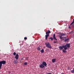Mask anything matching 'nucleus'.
<instances>
[{
    "label": "nucleus",
    "mask_w": 74,
    "mask_h": 74,
    "mask_svg": "<svg viewBox=\"0 0 74 74\" xmlns=\"http://www.w3.org/2000/svg\"><path fill=\"white\" fill-rule=\"evenodd\" d=\"M45 45L46 47L48 48H50V49H51L52 48V47L51 46V45L49 44V43H45Z\"/></svg>",
    "instance_id": "1"
},
{
    "label": "nucleus",
    "mask_w": 74,
    "mask_h": 74,
    "mask_svg": "<svg viewBox=\"0 0 74 74\" xmlns=\"http://www.w3.org/2000/svg\"><path fill=\"white\" fill-rule=\"evenodd\" d=\"M63 48H64L65 50L67 49V47H65L64 45L62 46H59V49H60V51L62 50V49H63Z\"/></svg>",
    "instance_id": "2"
},
{
    "label": "nucleus",
    "mask_w": 74,
    "mask_h": 74,
    "mask_svg": "<svg viewBox=\"0 0 74 74\" xmlns=\"http://www.w3.org/2000/svg\"><path fill=\"white\" fill-rule=\"evenodd\" d=\"M65 48H70V44H66L65 45H64Z\"/></svg>",
    "instance_id": "3"
},
{
    "label": "nucleus",
    "mask_w": 74,
    "mask_h": 74,
    "mask_svg": "<svg viewBox=\"0 0 74 74\" xmlns=\"http://www.w3.org/2000/svg\"><path fill=\"white\" fill-rule=\"evenodd\" d=\"M0 63L2 64H5V63H6V62L4 60L2 61H0Z\"/></svg>",
    "instance_id": "4"
},
{
    "label": "nucleus",
    "mask_w": 74,
    "mask_h": 74,
    "mask_svg": "<svg viewBox=\"0 0 74 74\" xmlns=\"http://www.w3.org/2000/svg\"><path fill=\"white\" fill-rule=\"evenodd\" d=\"M42 64H43V65H44L45 66H47V63L46 62L43 61L42 62Z\"/></svg>",
    "instance_id": "5"
},
{
    "label": "nucleus",
    "mask_w": 74,
    "mask_h": 74,
    "mask_svg": "<svg viewBox=\"0 0 74 74\" xmlns=\"http://www.w3.org/2000/svg\"><path fill=\"white\" fill-rule=\"evenodd\" d=\"M15 58L16 59V60H18V58H19V55H18V54H17L16 55Z\"/></svg>",
    "instance_id": "6"
},
{
    "label": "nucleus",
    "mask_w": 74,
    "mask_h": 74,
    "mask_svg": "<svg viewBox=\"0 0 74 74\" xmlns=\"http://www.w3.org/2000/svg\"><path fill=\"white\" fill-rule=\"evenodd\" d=\"M39 67H40V68L42 69V68L45 67V66L43 64H41L39 65Z\"/></svg>",
    "instance_id": "7"
},
{
    "label": "nucleus",
    "mask_w": 74,
    "mask_h": 74,
    "mask_svg": "<svg viewBox=\"0 0 74 74\" xmlns=\"http://www.w3.org/2000/svg\"><path fill=\"white\" fill-rule=\"evenodd\" d=\"M46 34H49V33H51V31L49 30L47 31V32H46Z\"/></svg>",
    "instance_id": "8"
},
{
    "label": "nucleus",
    "mask_w": 74,
    "mask_h": 74,
    "mask_svg": "<svg viewBox=\"0 0 74 74\" xmlns=\"http://www.w3.org/2000/svg\"><path fill=\"white\" fill-rule=\"evenodd\" d=\"M53 39H54V40H57V39H56V38L55 37V34H54L53 35Z\"/></svg>",
    "instance_id": "9"
},
{
    "label": "nucleus",
    "mask_w": 74,
    "mask_h": 74,
    "mask_svg": "<svg viewBox=\"0 0 74 74\" xmlns=\"http://www.w3.org/2000/svg\"><path fill=\"white\" fill-rule=\"evenodd\" d=\"M49 36V34H46V35H45V38L46 40H47V38H48V37Z\"/></svg>",
    "instance_id": "10"
},
{
    "label": "nucleus",
    "mask_w": 74,
    "mask_h": 74,
    "mask_svg": "<svg viewBox=\"0 0 74 74\" xmlns=\"http://www.w3.org/2000/svg\"><path fill=\"white\" fill-rule=\"evenodd\" d=\"M70 39L69 38H66L65 40V42H69V40Z\"/></svg>",
    "instance_id": "11"
},
{
    "label": "nucleus",
    "mask_w": 74,
    "mask_h": 74,
    "mask_svg": "<svg viewBox=\"0 0 74 74\" xmlns=\"http://www.w3.org/2000/svg\"><path fill=\"white\" fill-rule=\"evenodd\" d=\"M13 62L14 64H18V62H16V60H14L13 61Z\"/></svg>",
    "instance_id": "12"
},
{
    "label": "nucleus",
    "mask_w": 74,
    "mask_h": 74,
    "mask_svg": "<svg viewBox=\"0 0 74 74\" xmlns=\"http://www.w3.org/2000/svg\"><path fill=\"white\" fill-rule=\"evenodd\" d=\"M60 36L62 37L63 36H66V34H64L63 33H62V34L60 35Z\"/></svg>",
    "instance_id": "13"
},
{
    "label": "nucleus",
    "mask_w": 74,
    "mask_h": 74,
    "mask_svg": "<svg viewBox=\"0 0 74 74\" xmlns=\"http://www.w3.org/2000/svg\"><path fill=\"white\" fill-rule=\"evenodd\" d=\"M56 61V59H52V62L53 63L55 62Z\"/></svg>",
    "instance_id": "14"
},
{
    "label": "nucleus",
    "mask_w": 74,
    "mask_h": 74,
    "mask_svg": "<svg viewBox=\"0 0 74 74\" xmlns=\"http://www.w3.org/2000/svg\"><path fill=\"white\" fill-rule=\"evenodd\" d=\"M66 37H63L62 38V40L63 41H65V40H66Z\"/></svg>",
    "instance_id": "15"
},
{
    "label": "nucleus",
    "mask_w": 74,
    "mask_h": 74,
    "mask_svg": "<svg viewBox=\"0 0 74 74\" xmlns=\"http://www.w3.org/2000/svg\"><path fill=\"white\" fill-rule=\"evenodd\" d=\"M73 70H71V73H74V68H73Z\"/></svg>",
    "instance_id": "16"
},
{
    "label": "nucleus",
    "mask_w": 74,
    "mask_h": 74,
    "mask_svg": "<svg viewBox=\"0 0 74 74\" xmlns=\"http://www.w3.org/2000/svg\"><path fill=\"white\" fill-rule=\"evenodd\" d=\"M41 53H43L44 52V49H42L41 51Z\"/></svg>",
    "instance_id": "17"
},
{
    "label": "nucleus",
    "mask_w": 74,
    "mask_h": 74,
    "mask_svg": "<svg viewBox=\"0 0 74 74\" xmlns=\"http://www.w3.org/2000/svg\"><path fill=\"white\" fill-rule=\"evenodd\" d=\"M24 65H25V66H26L27 64V63L26 62H25L24 63Z\"/></svg>",
    "instance_id": "18"
},
{
    "label": "nucleus",
    "mask_w": 74,
    "mask_h": 74,
    "mask_svg": "<svg viewBox=\"0 0 74 74\" xmlns=\"http://www.w3.org/2000/svg\"><path fill=\"white\" fill-rule=\"evenodd\" d=\"M25 60H27L28 59H29V57H25Z\"/></svg>",
    "instance_id": "19"
},
{
    "label": "nucleus",
    "mask_w": 74,
    "mask_h": 74,
    "mask_svg": "<svg viewBox=\"0 0 74 74\" xmlns=\"http://www.w3.org/2000/svg\"><path fill=\"white\" fill-rule=\"evenodd\" d=\"M49 39H50L51 40H53V38H52V37H50L49 38Z\"/></svg>",
    "instance_id": "20"
},
{
    "label": "nucleus",
    "mask_w": 74,
    "mask_h": 74,
    "mask_svg": "<svg viewBox=\"0 0 74 74\" xmlns=\"http://www.w3.org/2000/svg\"><path fill=\"white\" fill-rule=\"evenodd\" d=\"M62 50V51L63 52H64V53H66V52H67L66 51V50Z\"/></svg>",
    "instance_id": "21"
},
{
    "label": "nucleus",
    "mask_w": 74,
    "mask_h": 74,
    "mask_svg": "<svg viewBox=\"0 0 74 74\" xmlns=\"http://www.w3.org/2000/svg\"><path fill=\"white\" fill-rule=\"evenodd\" d=\"M37 49V50H38V51H40V47H38Z\"/></svg>",
    "instance_id": "22"
},
{
    "label": "nucleus",
    "mask_w": 74,
    "mask_h": 74,
    "mask_svg": "<svg viewBox=\"0 0 74 74\" xmlns=\"http://www.w3.org/2000/svg\"><path fill=\"white\" fill-rule=\"evenodd\" d=\"M56 42H58V40H57H57H56V41H54V43H56Z\"/></svg>",
    "instance_id": "23"
},
{
    "label": "nucleus",
    "mask_w": 74,
    "mask_h": 74,
    "mask_svg": "<svg viewBox=\"0 0 74 74\" xmlns=\"http://www.w3.org/2000/svg\"><path fill=\"white\" fill-rule=\"evenodd\" d=\"M13 55L14 56L15 55H16V53L15 52H14V53H13Z\"/></svg>",
    "instance_id": "24"
},
{
    "label": "nucleus",
    "mask_w": 74,
    "mask_h": 74,
    "mask_svg": "<svg viewBox=\"0 0 74 74\" xmlns=\"http://www.w3.org/2000/svg\"><path fill=\"white\" fill-rule=\"evenodd\" d=\"M62 36H60V40H62V38L63 39V38L62 37Z\"/></svg>",
    "instance_id": "25"
},
{
    "label": "nucleus",
    "mask_w": 74,
    "mask_h": 74,
    "mask_svg": "<svg viewBox=\"0 0 74 74\" xmlns=\"http://www.w3.org/2000/svg\"><path fill=\"white\" fill-rule=\"evenodd\" d=\"M24 40H27V38L26 37H24Z\"/></svg>",
    "instance_id": "26"
},
{
    "label": "nucleus",
    "mask_w": 74,
    "mask_h": 74,
    "mask_svg": "<svg viewBox=\"0 0 74 74\" xmlns=\"http://www.w3.org/2000/svg\"><path fill=\"white\" fill-rule=\"evenodd\" d=\"M68 70H70V67H68V68H67Z\"/></svg>",
    "instance_id": "27"
},
{
    "label": "nucleus",
    "mask_w": 74,
    "mask_h": 74,
    "mask_svg": "<svg viewBox=\"0 0 74 74\" xmlns=\"http://www.w3.org/2000/svg\"><path fill=\"white\" fill-rule=\"evenodd\" d=\"M72 37H73V38H74V34H73V35Z\"/></svg>",
    "instance_id": "28"
},
{
    "label": "nucleus",
    "mask_w": 74,
    "mask_h": 74,
    "mask_svg": "<svg viewBox=\"0 0 74 74\" xmlns=\"http://www.w3.org/2000/svg\"><path fill=\"white\" fill-rule=\"evenodd\" d=\"M51 74V73H48V74Z\"/></svg>",
    "instance_id": "29"
},
{
    "label": "nucleus",
    "mask_w": 74,
    "mask_h": 74,
    "mask_svg": "<svg viewBox=\"0 0 74 74\" xmlns=\"http://www.w3.org/2000/svg\"><path fill=\"white\" fill-rule=\"evenodd\" d=\"M61 74H64V73H62Z\"/></svg>",
    "instance_id": "30"
},
{
    "label": "nucleus",
    "mask_w": 74,
    "mask_h": 74,
    "mask_svg": "<svg viewBox=\"0 0 74 74\" xmlns=\"http://www.w3.org/2000/svg\"><path fill=\"white\" fill-rule=\"evenodd\" d=\"M22 44H23V43H22Z\"/></svg>",
    "instance_id": "31"
}]
</instances>
